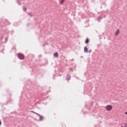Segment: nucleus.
Masks as SVG:
<instances>
[{"mask_svg": "<svg viewBox=\"0 0 127 127\" xmlns=\"http://www.w3.org/2000/svg\"><path fill=\"white\" fill-rule=\"evenodd\" d=\"M84 52H86V53H88V48L87 47L84 48Z\"/></svg>", "mask_w": 127, "mask_h": 127, "instance_id": "39448f33", "label": "nucleus"}, {"mask_svg": "<svg viewBox=\"0 0 127 127\" xmlns=\"http://www.w3.org/2000/svg\"><path fill=\"white\" fill-rule=\"evenodd\" d=\"M0 125H1V121H0Z\"/></svg>", "mask_w": 127, "mask_h": 127, "instance_id": "9d476101", "label": "nucleus"}, {"mask_svg": "<svg viewBox=\"0 0 127 127\" xmlns=\"http://www.w3.org/2000/svg\"><path fill=\"white\" fill-rule=\"evenodd\" d=\"M32 113H33L34 114H35L36 115L40 117V121H42L43 120V116H41L40 115H39V114L36 112H34L33 111H32Z\"/></svg>", "mask_w": 127, "mask_h": 127, "instance_id": "7ed1b4c3", "label": "nucleus"}, {"mask_svg": "<svg viewBox=\"0 0 127 127\" xmlns=\"http://www.w3.org/2000/svg\"><path fill=\"white\" fill-rule=\"evenodd\" d=\"M120 29H118L117 30H116V32H115V36H118V35H119V34H120Z\"/></svg>", "mask_w": 127, "mask_h": 127, "instance_id": "20e7f679", "label": "nucleus"}, {"mask_svg": "<svg viewBox=\"0 0 127 127\" xmlns=\"http://www.w3.org/2000/svg\"><path fill=\"white\" fill-rule=\"evenodd\" d=\"M54 56L55 57H58V53H55L54 55Z\"/></svg>", "mask_w": 127, "mask_h": 127, "instance_id": "0eeeda50", "label": "nucleus"}, {"mask_svg": "<svg viewBox=\"0 0 127 127\" xmlns=\"http://www.w3.org/2000/svg\"><path fill=\"white\" fill-rule=\"evenodd\" d=\"M64 1H65V0H61V2H60V3L61 4H63V3H64Z\"/></svg>", "mask_w": 127, "mask_h": 127, "instance_id": "6e6552de", "label": "nucleus"}, {"mask_svg": "<svg viewBox=\"0 0 127 127\" xmlns=\"http://www.w3.org/2000/svg\"><path fill=\"white\" fill-rule=\"evenodd\" d=\"M17 56L19 59H24V56L22 54H18Z\"/></svg>", "mask_w": 127, "mask_h": 127, "instance_id": "f03ea898", "label": "nucleus"}, {"mask_svg": "<svg viewBox=\"0 0 127 127\" xmlns=\"http://www.w3.org/2000/svg\"><path fill=\"white\" fill-rule=\"evenodd\" d=\"M105 108L106 111H111L113 109V106L112 105H107Z\"/></svg>", "mask_w": 127, "mask_h": 127, "instance_id": "f257e3e1", "label": "nucleus"}, {"mask_svg": "<svg viewBox=\"0 0 127 127\" xmlns=\"http://www.w3.org/2000/svg\"><path fill=\"white\" fill-rule=\"evenodd\" d=\"M124 127V126H122V127Z\"/></svg>", "mask_w": 127, "mask_h": 127, "instance_id": "f8f14e48", "label": "nucleus"}, {"mask_svg": "<svg viewBox=\"0 0 127 127\" xmlns=\"http://www.w3.org/2000/svg\"><path fill=\"white\" fill-rule=\"evenodd\" d=\"M89 39H87L85 40V43H86V44H88V43H89Z\"/></svg>", "mask_w": 127, "mask_h": 127, "instance_id": "423d86ee", "label": "nucleus"}, {"mask_svg": "<svg viewBox=\"0 0 127 127\" xmlns=\"http://www.w3.org/2000/svg\"><path fill=\"white\" fill-rule=\"evenodd\" d=\"M125 115H127V112H125Z\"/></svg>", "mask_w": 127, "mask_h": 127, "instance_id": "9b49d317", "label": "nucleus"}, {"mask_svg": "<svg viewBox=\"0 0 127 127\" xmlns=\"http://www.w3.org/2000/svg\"><path fill=\"white\" fill-rule=\"evenodd\" d=\"M26 9H27L26 7L24 8L23 9L24 11H26Z\"/></svg>", "mask_w": 127, "mask_h": 127, "instance_id": "1a4fd4ad", "label": "nucleus"}]
</instances>
